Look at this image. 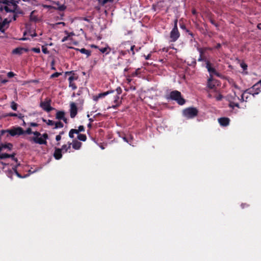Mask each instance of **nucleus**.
<instances>
[{
  "mask_svg": "<svg viewBox=\"0 0 261 261\" xmlns=\"http://www.w3.org/2000/svg\"><path fill=\"white\" fill-rule=\"evenodd\" d=\"M170 97L172 100H176L180 105H182L185 103V100L181 97L180 92L178 91H172L170 94Z\"/></svg>",
  "mask_w": 261,
  "mask_h": 261,
  "instance_id": "nucleus-1",
  "label": "nucleus"
},
{
  "mask_svg": "<svg viewBox=\"0 0 261 261\" xmlns=\"http://www.w3.org/2000/svg\"><path fill=\"white\" fill-rule=\"evenodd\" d=\"M5 133H9L11 136H15L16 135H21L24 134V131L20 127H13L12 129L2 130L1 131V134L3 135Z\"/></svg>",
  "mask_w": 261,
  "mask_h": 261,
  "instance_id": "nucleus-2",
  "label": "nucleus"
},
{
  "mask_svg": "<svg viewBox=\"0 0 261 261\" xmlns=\"http://www.w3.org/2000/svg\"><path fill=\"white\" fill-rule=\"evenodd\" d=\"M15 8V3L12 1H5L0 2V9H5L7 11H12Z\"/></svg>",
  "mask_w": 261,
  "mask_h": 261,
  "instance_id": "nucleus-3",
  "label": "nucleus"
},
{
  "mask_svg": "<svg viewBox=\"0 0 261 261\" xmlns=\"http://www.w3.org/2000/svg\"><path fill=\"white\" fill-rule=\"evenodd\" d=\"M32 134H33L35 136L30 137L29 139V141L40 145H46L47 144L46 141H45L44 139L43 140L40 138V136H41V134L39 132L36 131L33 132Z\"/></svg>",
  "mask_w": 261,
  "mask_h": 261,
  "instance_id": "nucleus-4",
  "label": "nucleus"
},
{
  "mask_svg": "<svg viewBox=\"0 0 261 261\" xmlns=\"http://www.w3.org/2000/svg\"><path fill=\"white\" fill-rule=\"evenodd\" d=\"M177 19H175L174 22V28L170 32V37L172 42L176 41L179 37L180 34L177 28Z\"/></svg>",
  "mask_w": 261,
  "mask_h": 261,
  "instance_id": "nucleus-5",
  "label": "nucleus"
},
{
  "mask_svg": "<svg viewBox=\"0 0 261 261\" xmlns=\"http://www.w3.org/2000/svg\"><path fill=\"white\" fill-rule=\"evenodd\" d=\"M198 110L195 108H189L184 110L183 114L187 118H192L197 115Z\"/></svg>",
  "mask_w": 261,
  "mask_h": 261,
  "instance_id": "nucleus-6",
  "label": "nucleus"
},
{
  "mask_svg": "<svg viewBox=\"0 0 261 261\" xmlns=\"http://www.w3.org/2000/svg\"><path fill=\"white\" fill-rule=\"evenodd\" d=\"M51 100L46 98L45 101L40 102V107L45 111L49 112L53 110V108L50 106Z\"/></svg>",
  "mask_w": 261,
  "mask_h": 261,
  "instance_id": "nucleus-7",
  "label": "nucleus"
},
{
  "mask_svg": "<svg viewBox=\"0 0 261 261\" xmlns=\"http://www.w3.org/2000/svg\"><path fill=\"white\" fill-rule=\"evenodd\" d=\"M258 93V92H257L256 93H252V91L251 89L246 90L242 94L241 100L242 101H247L248 99L250 97H251V96L254 97L255 94H257Z\"/></svg>",
  "mask_w": 261,
  "mask_h": 261,
  "instance_id": "nucleus-8",
  "label": "nucleus"
},
{
  "mask_svg": "<svg viewBox=\"0 0 261 261\" xmlns=\"http://www.w3.org/2000/svg\"><path fill=\"white\" fill-rule=\"evenodd\" d=\"M9 23V21L7 18L0 17V31L2 32H4L5 29L8 28Z\"/></svg>",
  "mask_w": 261,
  "mask_h": 261,
  "instance_id": "nucleus-9",
  "label": "nucleus"
},
{
  "mask_svg": "<svg viewBox=\"0 0 261 261\" xmlns=\"http://www.w3.org/2000/svg\"><path fill=\"white\" fill-rule=\"evenodd\" d=\"M70 107V117L73 118H74L77 114V108L76 104L74 102H71Z\"/></svg>",
  "mask_w": 261,
  "mask_h": 261,
  "instance_id": "nucleus-10",
  "label": "nucleus"
},
{
  "mask_svg": "<svg viewBox=\"0 0 261 261\" xmlns=\"http://www.w3.org/2000/svg\"><path fill=\"white\" fill-rule=\"evenodd\" d=\"M218 121L221 125L226 126L229 124V119L228 118L222 117L218 119Z\"/></svg>",
  "mask_w": 261,
  "mask_h": 261,
  "instance_id": "nucleus-11",
  "label": "nucleus"
},
{
  "mask_svg": "<svg viewBox=\"0 0 261 261\" xmlns=\"http://www.w3.org/2000/svg\"><path fill=\"white\" fill-rule=\"evenodd\" d=\"M113 97H114V102L115 103V105H113L112 107L114 108H115L120 105V103L121 102V100H120V99H120L119 95L114 94Z\"/></svg>",
  "mask_w": 261,
  "mask_h": 261,
  "instance_id": "nucleus-12",
  "label": "nucleus"
},
{
  "mask_svg": "<svg viewBox=\"0 0 261 261\" xmlns=\"http://www.w3.org/2000/svg\"><path fill=\"white\" fill-rule=\"evenodd\" d=\"M61 152L62 149L60 148H56L54 153V156L56 159L59 160L62 158V154Z\"/></svg>",
  "mask_w": 261,
  "mask_h": 261,
  "instance_id": "nucleus-13",
  "label": "nucleus"
},
{
  "mask_svg": "<svg viewBox=\"0 0 261 261\" xmlns=\"http://www.w3.org/2000/svg\"><path fill=\"white\" fill-rule=\"evenodd\" d=\"M24 51H27L28 49H25L24 48L18 47L16 48H15L14 49H13L12 50V54H16V55H21L23 53V52Z\"/></svg>",
  "mask_w": 261,
  "mask_h": 261,
  "instance_id": "nucleus-14",
  "label": "nucleus"
},
{
  "mask_svg": "<svg viewBox=\"0 0 261 261\" xmlns=\"http://www.w3.org/2000/svg\"><path fill=\"white\" fill-rule=\"evenodd\" d=\"M71 145L72 146V147L74 149L77 150V149H79L81 148L82 143L76 140H74L72 142V143H71Z\"/></svg>",
  "mask_w": 261,
  "mask_h": 261,
  "instance_id": "nucleus-15",
  "label": "nucleus"
},
{
  "mask_svg": "<svg viewBox=\"0 0 261 261\" xmlns=\"http://www.w3.org/2000/svg\"><path fill=\"white\" fill-rule=\"evenodd\" d=\"M111 92H113V91H107L106 92L100 93L97 96H94L93 98V99L95 101H97L98 99V98L103 97L105 96H106Z\"/></svg>",
  "mask_w": 261,
  "mask_h": 261,
  "instance_id": "nucleus-16",
  "label": "nucleus"
},
{
  "mask_svg": "<svg viewBox=\"0 0 261 261\" xmlns=\"http://www.w3.org/2000/svg\"><path fill=\"white\" fill-rule=\"evenodd\" d=\"M206 68L208 71L212 74H217V71L215 68L211 66V64L209 62L206 63Z\"/></svg>",
  "mask_w": 261,
  "mask_h": 261,
  "instance_id": "nucleus-17",
  "label": "nucleus"
},
{
  "mask_svg": "<svg viewBox=\"0 0 261 261\" xmlns=\"http://www.w3.org/2000/svg\"><path fill=\"white\" fill-rule=\"evenodd\" d=\"M65 117V112L63 111H58L56 113V118L57 119H62Z\"/></svg>",
  "mask_w": 261,
  "mask_h": 261,
  "instance_id": "nucleus-18",
  "label": "nucleus"
},
{
  "mask_svg": "<svg viewBox=\"0 0 261 261\" xmlns=\"http://www.w3.org/2000/svg\"><path fill=\"white\" fill-rule=\"evenodd\" d=\"M99 50L102 53H106V54H108L111 51V48L108 45H107L103 48H99Z\"/></svg>",
  "mask_w": 261,
  "mask_h": 261,
  "instance_id": "nucleus-19",
  "label": "nucleus"
},
{
  "mask_svg": "<svg viewBox=\"0 0 261 261\" xmlns=\"http://www.w3.org/2000/svg\"><path fill=\"white\" fill-rule=\"evenodd\" d=\"M77 50H79L82 54L86 55L87 57H88L91 55V51L85 48L77 49Z\"/></svg>",
  "mask_w": 261,
  "mask_h": 261,
  "instance_id": "nucleus-20",
  "label": "nucleus"
},
{
  "mask_svg": "<svg viewBox=\"0 0 261 261\" xmlns=\"http://www.w3.org/2000/svg\"><path fill=\"white\" fill-rule=\"evenodd\" d=\"M15 155V153H13L12 154H9L7 153H0V159H4L6 158H8L9 157L14 156Z\"/></svg>",
  "mask_w": 261,
  "mask_h": 261,
  "instance_id": "nucleus-21",
  "label": "nucleus"
},
{
  "mask_svg": "<svg viewBox=\"0 0 261 261\" xmlns=\"http://www.w3.org/2000/svg\"><path fill=\"white\" fill-rule=\"evenodd\" d=\"M77 138L80 141H85L86 140L87 137L85 135L80 134L78 135Z\"/></svg>",
  "mask_w": 261,
  "mask_h": 261,
  "instance_id": "nucleus-22",
  "label": "nucleus"
},
{
  "mask_svg": "<svg viewBox=\"0 0 261 261\" xmlns=\"http://www.w3.org/2000/svg\"><path fill=\"white\" fill-rule=\"evenodd\" d=\"M54 125L55 129H57L58 128H62L63 127V124L60 121L55 122Z\"/></svg>",
  "mask_w": 261,
  "mask_h": 261,
  "instance_id": "nucleus-23",
  "label": "nucleus"
},
{
  "mask_svg": "<svg viewBox=\"0 0 261 261\" xmlns=\"http://www.w3.org/2000/svg\"><path fill=\"white\" fill-rule=\"evenodd\" d=\"M71 145V143H69L68 145H63L62 146V148L61 149H62V150H64L65 152H66L70 148Z\"/></svg>",
  "mask_w": 261,
  "mask_h": 261,
  "instance_id": "nucleus-24",
  "label": "nucleus"
},
{
  "mask_svg": "<svg viewBox=\"0 0 261 261\" xmlns=\"http://www.w3.org/2000/svg\"><path fill=\"white\" fill-rule=\"evenodd\" d=\"M13 147V145L11 143H8L6 144H2V147L3 148H8L9 150H11Z\"/></svg>",
  "mask_w": 261,
  "mask_h": 261,
  "instance_id": "nucleus-25",
  "label": "nucleus"
},
{
  "mask_svg": "<svg viewBox=\"0 0 261 261\" xmlns=\"http://www.w3.org/2000/svg\"><path fill=\"white\" fill-rule=\"evenodd\" d=\"M229 106L232 108H233L234 107L239 108V104L238 103H236L234 102L230 101L229 104Z\"/></svg>",
  "mask_w": 261,
  "mask_h": 261,
  "instance_id": "nucleus-26",
  "label": "nucleus"
},
{
  "mask_svg": "<svg viewBox=\"0 0 261 261\" xmlns=\"http://www.w3.org/2000/svg\"><path fill=\"white\" fill-rule=\"evenodd\" d=\"M77 79V76H75L74 74L70 76L68 78L69 83L72 82L73 81L76 80Z\"/></svg>",
  "mask_w": 261,
  "mask_h": 261,
  "instance_id": "nucleus-27",
  "label": "nucleus"
},
{
  "mask_svg": "<svg viewBox=\"0 0 261 261\" xmlns=\"http://www.w3.org/2000/svg\"><path fill=\"white\" fill-rule=\"evenodd\" d=\"M211 78L208 80L207 87L210 89H213L215 87V85L211 83Z\"/></svg>",
  "mask_w": 261,
  "mask_h": 261,
  "instance_id": "nucleus-28",
  "label": "nucleus"
},
{
  "mask_svg": "<svg viewBox=\"0 0 261 261\" xmlns=\"http://www.w3.org/2000/svg\"><path fill=\"white\" fill-rule=\"evenodd\" d=\"M11 107L13 110L16 111L17 110V105L14 101H12L11 103Z\"/></svg>",
  "mask_w": 261,
  "mask_h": 261,
  "instance_id": "nucleus-29",
  "label": "nucleus"
},
{
  "mask_svg": "<svg viewBox=\"0 0 261 261\" xmlns=\"http://www.w3.org/2000/svg\"><path fill=\"white\" fill-rule=\"evenodd\" d=\"M113 92H111V93H113L115 94L120 95L121 93V89L120 87H118L116 89V92H115L114 91H113Z\"/></svg>",
  "mask_w": 261,
  "mask_h": 261,
  "instance_id": "nucleus-30",
  "label": "nucleus"
},
{
  "mask_svg": "<svg viewBox=\"0 0 261 261\" xmlns=\"http://www.w3.org/2000/svg\"><path fill=\"white\" fill-rule=\"evenodd\" d=\"M113 0H98V2L100 4L103 5L106 4L108 2H113Z\"/></svg>",
  "mask_w": 261,
  "mask_h": 261,
  "instance_id": "nucleus-31",
  "label": "nucleus"
},
{
  "mask_svg": "<svg viewBox=\"0 0 261 261\" xmlns=\"http://www.w3.org/2000/svg\"><path fill=\"white\" fill-rule=\"evenodd\" d=\"M61 73L59 72H55L53 74H52L50 76L51 78H55L58 77L60 75H61Z\"/></svg>",
  "mask_w": 261,
  "mask_h": 261,
  "instance_id": "nucleus-32",
  "label": "nucleus"
},
{
  "mask_svg": "<svg viewBox=\"0 0 261 261\" xmlns=\"http://www.w3.org/2000/svg\"><path fill=\"white\" fill-rule=\"evenodd\" d=\"M48 136L47 135V134L46 133H44L43 134L41 137H40V138L42 139H44L45 141H46V139H48Z\"/></svg>",
  "mask_w": 261,
  "mask_h": 261,
  "instance_id": "nucleus-33",
  "label": "nucleus"
},
{
  "mask_svg": "<svg viewBox=\"0 0 261 261\" xmlns=\"http://www.w3.org/2000/svg\"><path fill=\"white\" fill-rule=\"evenodd\" d=\"M65 33L66 34H68V35H67V36L64 37L62 39V42H64L66 41V40H67V39H68V37H69V35L68 34V32H67V31H65Z\"/></svg>",
  "mask_w": 261,
  "mask_h": 261,
  "instance_id": "nucleus-34",
  "label": "nucleus"
},
{
  "mask_svg": "<svg viewBox=\"0 0 261 261\" xmlns=\"http://www.w3.org/2000/svg\"><path fill=\"white\" fill-rule=\"evenodd\" d=\"M69 87H71L72 89H75L76 88V86L75 84L72 82L69 83Z\"/></svg>",
  "mask_w": 261,
  "mask_h": 261,
  "instance_id": "nucleus-35",
  "label": "nucleus"
},
{
  "mask_svg": "<svg viewBox=\"0 0 261 261\" xmlns=\"http://www.w3.org/2000/svg\"><path fill=\"white\" fill-rule=\"evenodd\" d=\"M55 122L51 120H48L47 122V124L48 125H54Z\"/></svg>",
  "mask_w": 261,
  "mask_h": 261,
  "instance_id": "nucleus-36",
  "label": "nucleus"
},
{
  "mask_svg": "<svg viewBox=\"0 0 261 261\" xmlns=\"http://www.w3.org/2000/svg\"><path fill=\"white\" fill-rule=\"evenodd\" d=\"M32 50L36 53H39L40 52L39 48H32Z\"/></svg>",
  "mask_w": 261,
  "mask_h": 261,
  "instance_id": "nucleus-37",
  "label": "nucleus"
},
{
  "mask_svg": "<svg viewBox=\"0 0 261 261\" xmlns=\"http://www.w3.org/2000/svg\"><path fill=\"white\" fill-rule=\"evenodd\" d=\"M42 51L43 53L47 54L49 53V51L46 47H42Z\"/></svg>",
  "mask_w": 261,
  "mask_h": 261,
  "instance_id": "nucleus-38",
  "label": "nucleus"
},
{
  "mask_svg": "<svg viewBox=\"0 0 261 261\" xmlns=\"http://www.w3.org/2000/svg\"><path fill=\"white\" fill-rule=\"evenodd\" d=\"M78 130L81 132H84L85 130V128L83 126V125H80L79 127H78Z\"/></svg>",
  "mask_w": 261,
  "mask_h": 261,
  "instance_id": "nucleus-39",
  "label": "nucleus"
},
{
  "mask_svg": "<svg viewBox=\"0 0 261 261\" xmlns=\"http://www.w3.org/2000/svg\"><path fill=\"white\" fill-rule=\"evenodd\" d=\"M24 133H27L28 134H31L33 133L32 132V129L31 128H28L25 132H24Z\"/></svg>",
  "mask_w": 261,
  "mask_h": 261,
  "instance_id": "nucleus-40",
  "label": "nucleus"
},
{
  "mask_svg": "<svg viewBox=\"0 0 261 261\" xmlns=\"http://www.w3.org/2000/svg\"><path fill=\"white\" fill-rule=\"evenodd\" d=\"M223 98V96L221 94H219L218 95L216 96V99L217 100H221Z\"/></svg>",
  "mask_w": 261,
  "mask_h": 261,
  "instance_id": "nucleus-41",
  "label": "nucleus"
},
{
  "mask_svg": "<svg viewBox=\"0 0 261 261\" xmlns=\"http://www.w3.org/2000/svg\"><path fill=\"white\" fill-rule=\"evenodd\" d=\"M74 133L73 132H72V129L70 130L69 133V136L71 138H73L74 137Z\"/></svg>",
  "mask_w": 261,
  "mask_h": 261,
  "instance_id": "nucleus-42",
  "label": "nucleus"
},
{
  "mask_svg": "<svg viewBox=\"0 0 261 261\" xmlns=\"http://www.w3.org/2000/svg\"><path fill=\"white\" fill-rule=\"evenodd\" d=\"M258 85H260L261 86V80L256 84H255L252 87V90L255 89L256 87H257Z\"/></svg>",
  "mask_w": 261,
  "mask_h": 261,
  "instance_id": "nucleus-43",
  "label": "nucleus"
},
{
  "mask_svg": "<svg viewBox=\"0 0 261 261\" xmlns=\"http://www.w3.org/2000/svg\"><path fill=\"white\" fill-rule=\"evenodd\" d=\"M210 21L216 27H218V24L213 20V19H211L210 20Z\"/></svg>",
  "mask_w": 261,
  "mask_h": 261,
  "instance_id": "nucleus-44",
  "label": "nucleus"
},
{
  "mask_svg": "<svg viewBox=\"0 0 261 261\" xmlns=\"http://www.w3.org/2000/svg\"><path fill=\"white\" fill-rule=\"evenodd\" d=\"M7 75L9 77H12L14 76V74L12 72H8Z\"/></svg>",
  "mask_w": 261,
  "mask_h": 261,
  "instance_id": "nucleus-45",
  "label": "nucleus"
},
{
  "mask_svg": "<svg viewBox=\"0 0 261 261\" xmlns=\"http://www.w3.org/2000/svg\"><path fill=\"white\" fill-rule=\"evenodd\" d=\"M198 51H199V53L200 54L201 56H202L204 54V52L203 49H202L201 48H198Z\"/></svg>",
  "mask_w": 261,
  "mask_h": 261,
  "instance_id": "nucleus-46",
  "label": "nucleus"
},
{
  "mask_svg": "<svg viewBox=\"0 0 261 261\" xmlns=\"http://www.w3.org/2000/svg\"><path fill=\"white\" fill-rule=\"evenodd\" d=\"M72 132H73L74 134H80L79 133L80 132L78 130V129H72Z\"/></svg>",
  "mask_w": 261,
  "mask_h": 261,
  "instance_id": "nucleus-47",
  "label": "nucleus"
},
{
  "mask_svg": "<svg viewBox=\"0 0 261 261\" xmlns=\"http://www.w3.org/2000/svg\"><path fill=\"white\" fill-rule=\"evenodd\" d=\"M61 139V136L60 135H57L56 137V140L57 141H60Z\"/></svg>",
  "mask_w": 261,
  "mask_h": 261,
  "instance_id": "nucleus-48",
  "label": "nucleus"
},
{
  "mask_svg": "<svg viewBox=\"0 0 261 261\" xmlns=\"http://www.w3.org/2000/svg\"><path fill=\"white\" fill-rule=\"evenodd\" d=\"M65 8H66V7L64 5H62L61 6L59 7V9L61 11L65 10Z\"/></svg>",
  "mask_w": 261,
  "mask_h": 261,
  "instance_id": "nucleus-49",
  "label": "nucleus"
},
{
  "mask_svg": "<svg viewBox=\"0 0 261 261\" xmlns=\"http://www.w3.org/2000/svg\"><path fill=\"white\" fill-rule=\"evenodd\" d=\"M241 66L243 68L244 70H246L247 67V65L245 64H241Z\"/></svg>",
  "mask_w": 261,
  "mask_h": 261,
  "instance_id": "nucleus-50",
  "label": "nucleus"
},
{
  "mask_svg": "<svg viewBox=\"0 0 261 261\" xmlns=\"http://www.w3.org/2000/svg\"><path fill=\"white\" fill-rule=\"evenodd\" d=\"M30 125H31V126H34V127H35V126H38V124L37 123H35V122H31V123H30Z\"/></svg>",
  "mask_w": 261,
  "mask_h": 261,
  "instance_id": "nucleus-51",
  "label": "nucleus"
},
{
  "mask_svg": "<svg viewBox=\"0 0 261 261\" xmlns=\"http://www.w3.org/2000/svg\"><path fill=\"white\" fill-rule=\"evenodd\" d=\"M135 47V45H132L130 47V50L132 51L133 54H135L134 51Z\"/></svg>",
  "mask_w": 261,
  "mask_h": 261,
  "instance_id": "nucleus-52",
  "label": "nucleus"
},
{
  "mask_svg": "<svg viewBox=\"0 0 261 261\" xmlns=\"http://www.w3.org/2000/svg\"><path fill=\"white\" fill-rule=\"evenodd\" d=\"M7 116H16L17 114H15V113H11L8 114Z\"/></svg>",
  "mask_w": 261,
  "mask_h": 261,
  "instance_id": "nucleus-53",
  "label": "nucleus"
},
{
  "mask_svg": "<svg viewBox=\"0 0 261 261\" xmlns=\"http://www.w3.org/2000/svg\"><path fill=\"white\" fill-rule=\"evenodd\" d=\"M54 61H53L51 62V65H52L51 69H53V70H55V68L54 67Z\"/></svg>",
  "mask_w": 261,
  "mask_h": 261,
  "instance_id": "nucleus-54",
  "label": "nucleus"
},
{
  "mask_svg": "<svg viewBox=\"0 0 261 261\" xmlns=\"http://www.w3.org/2000/svg\"><path fill=\"white\" fill-rule=\"evenodd\" d=\"M12 159V160H13L14 161H15L16 162H17V158H15V155L14 156H12V157H10Z\"/></svg>",
  "mask_w": 261,
  "mask_h": 261,
  "instance_id": "nucleus-55",
  "label": "nucleus"
},
{
  "mask_svg": "<svg viewBox=\"0 0 261 261\" xmlns=\"http://www.w3.org/2000/svg\"><path fill=\"white\" fill-rule=\"evenodd\" d=\"M56 24H57V25L58 24H61V25H65V23L64 22H61L57 23Z\"/></svg>",
  "mask_w": 261,
  "mask_h": 261,
  "instance_id": "nucleus-56",
  "label": "nucleus"
},
{
  "mask_svg": "<svg viewBox=\"0 0 261 261\" xmlns=\"http://www.w3.org/2000/svg\"><path fill=\"white\" fill-rule=\"evenodd\" d=\"M7 82H8V80H4L1 81V83H3V84H5V83H7Z\"/></svg>",
  "mask_w": 261,
  "mask_h": 261,
  "instance_id": "nucleus-57",
  "label": "nucleus"
},
{
  "mask_svg": "<svg viewBox=\"0 0 261 261\" xmlns=\"http://www.w3.org/2000/svg\"><path fill=\"white\" fill-rule=\"evenodd\" d=\"M221 47V44L220 43H218L216 46V48H219Z\"/></svg>",
  "mask_w": 261,
  "mask_h": 261,
  "instance_id": "nucleus-58",
  "label": "nucleus"
},
{
  "mask_svg": "<svg viewBox=\"0 0 261 261\" xmlns=\"http://www.w3.org/2000/svg\"><path fill=\"white\" fill-rule=\"evenodd\" d=\"M62 120L66 123H67V119L64 117Z\"/></svg>",
  "mask_w": 261,
  "mask_h": 261,
  "instance_id": "nucleus-59",
  "label": "nucleus"
},
{
  "mask_svg": "<svg viewBox=\"0 0 261 261\" xmlns=\"http://www.w3.org/2000/svg\"><path fill=\"white\" fill-rule=\"evenodd\" d=\"M202 60H203V59L202 58V56L200 55V58L198 59V61H202Z\"/></svg>",
  "mask_w": 261,
  "mask_h": 261,
  "instance_id": "nucleus-60",
  "label": "nucleus"
},
{
  "mask_svg": "<svg viewBox=\"0 0 261 261\" xmlns=\"http://www.w3.org/2000/svg\"><path fill=\"white\" fill-rule=\"evenodd\" d=\"M92 47H94V48H98V46H96V45H91Z\"/></svg>",
  "mask_w": 261,
  "mask_h": 261,
  "instance_id": "nucleus-61",
  "label": "nucleus"
},
{
  "mask_svg": "<svg viewBox=\"0 0 261 261\" xmlns=\"http://www.w3.org/2000/svg\"><path fill=\"white\" fill-rule=\"evenodd\" d=\"M261 25V23H259L257 25V28L259 29H260V25Z\"/></svg>",
  "mask_w": 261,
  "mask_h": 261,
  "instance_id": "nucleus-62",
  "label": "nucleus"
},
{
  "mask_svg": "<svg viewBox=\"0 0 261 261\" xmlns=\"http://www.w3.org/2000/svg\"><path fill=\"white\" fill-rule=\"evenodd\" d=\"M71 73H72V72H66V74H71Z\"/></svg>",
  "mask_w": 261,
  "mask_h": 261,
  "instance_id": "nucleus-63",
  "label": "nucleus"
},
{
  "mask_svg": "<svg viewBox=\"0 0 261 261\" xmlns=\"http://www.w3.org/2000/svg\"><path fill=\"white\" fill-rule=\"evenodd\" d=\"M42 120H43V121L44 122H46L47 123V121H46V120H45V119H43V118L42 119Z\"/></svg>",
  "mask_w": 261,
  "mask_h": 261,
  "instance_id": "nucleus-64",
  "label": "nucleus"
}]
</instances>
